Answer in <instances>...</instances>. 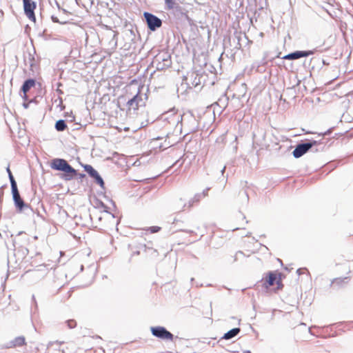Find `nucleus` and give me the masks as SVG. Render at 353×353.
Instances as JSON below:
<instances>
[{"mask_svg":"<svg viewBox=\"0 0 353 353\" xmlns=\"http://www.w3.org/2000/svg\"><path fill=\"white\" fill-rule=\"evenodd\" d=\"M163 119L168 122L170 128H174V131L181 132L182 127L187 134L196 132L199 128V123L191 112L183 114L169 112L163 114Z\"/></svg>","mask_w":353,"mask_h":353,"instance_id":"1","label":"nucleus"},{"mask_svg":"<svg viewBox=\"0 0 353 353\" xmlns=\"http://www.w3.org/2000/svg\"><path fill=\"white\" fill-rule=\"evenodd\" d=\"M50 166L53 170L63 172V173L61 174V178L66 181L73 179L76 176L80 179L85 176V174L83 173H78L66 160L63 159H54L52 160Z\"/></svg>","mask_w":353,"mask_h":353,"instance_id":"2","label":"nucleus"},{"mask_svg":"<svg viewBox=\"0 0 353 353\" xmlns=\"http://www.w3.org/2000/svg\"><path fill=\"white\" fill-rule=\"evenodd\" d=\"M201 77L195 72H188L187 75L183 77L178 90L186 91L188 89H192L199 85L201 84Z\"/></svg>","mask_w":353,"mask_h":353,"instance_id":"3","label":"nucleus"},{"mask_svg":"<svg viewBox=\"0 0 353 353\" xmlns=\"http://www.w3.org/2000/svg\"><path fill=\"white\" fill-rule=\"evenodd\" d=\"M144 105L145 102L143 101V94H141L140 88H139L137 94L132 98L129 99L125 103L128 112H130L131 110L136 111L140 106H143Z\"/></svg>","mask_w":353,"mask_h":353,"instance_id":"4","label":"nucleus"},{"mask_svg":"<svg viewBox=\"0 0 353 353\" xmlns=\"http://www.w3.org/2000/svg\"><path fill=\"white\" fill-rule=\"evenodd\" d=\"M319 143L317 141H308L305 143H299L292 152L294 158L298 159L308 152L313 146Z\"/></svg>","mask_w":353,"mask_h":353,"instance_id":"5","label":"nucleus"},{"mask_svg":"<svg viewBox=\"0 0 353 353\" xmlns=\"http://www.w3.org/2000/svg\"><path fill=\"white\" fill-rule=\"evenodd\" d=\"M150 330L152 334L160 339L167 340V341H172L174 338V335L167 330L164 327L162 326H156L151 327Z\"/></svg>","mask_w":353,"mask_h":353,"instance_id":"6","label":"nucleus"},{"mask_svg":"<svg viewBox=\"0 0 353 353\" xmlns=\"http://www.w3.org/2000/svg\"><path fill=\"white\" fill-rule=\"evenodd\" d=\"M143 17L147 23L148 28L152 31L156 30L162 26L161 19L152 13L145 12Z\"/></svg>","mask_w":353,"mask_h":353,"instance_id":"7","label":"nucleus"},{"mask_svg":"<svg viewBox=\"0 0 353 353\" xmlns=\"http://www.w3.org/2000/svg\"><path fill=\"white\" fill-rule=\"evenodd\" d=\"M154 63H157V68L158 70H163L165 68H168L171 65V57L170 54L167 53H161L159 54L154 60Z\"/></svg>","mask_w":353,"mask_h":353,"instance_id":"8","label":"nucleus"},{"mask_svg":"<svg viewBox=\"0 0 353 353\" xmlns=\"http://www.w3.org/2000/svg\"><path fill=\"white\" fill-rule=\"evenodd\" d=\"M11 190L14 205L19 211L21 212L23 210L30 208V205L25 203L23 199H21L17 187L12 188Z\"/></svg>","mask_w":353,"mask_h":353,"instance_id":"9","label":"nucleus"},{"mask_svg":"<svg viewBox=\"0 0 353 353\" xmlns=\"http://www.w3.org/2000/svg\"><path fill=\"white\" fill-rule=\"evenodd\" d=\"M23 1L25 14L30 20L35 22L34 10L36 8V3L32 0H23Z\"/></svg>","mask_w":353,"mask_h":353,"instance_id":"10","label":"nucleus"},{"mask_svg":"<svg viewBox=\"0 0 353 353\" xmlns=\"http://www.w3.org/2000/svg\"><path fill=\"white\" fill-rule=\"evenodd\" d=\"M202 199V194L199 193L196 194L192 199H191L188 204L184 203L182 199H179L176 202V209L180 211L184 210L186 208H190L195 203H198Z\"/></svg>","mask_w":353,"mask_h":353,"instance_id":"11","label":"nucleus"},{"mask_svg":"<svg viewBox=\"0 0 353 353\" xmlns=\"http://www.w3.org/2000/svg\"><path fill=\"white\" fill-rule=\"evenodd\" d=\"M172 14L174 17L181 20H188L190 21V19L188 15V11L181 6L178 3H176L173 8H171Z\"/></svg>","mask_w":353,"mask_h":353,"instance_id":"12","label":"nucleus"},{"mask_svg":"<svg viewBox=\"0 0 353 353\" xmlns=\"http://www.w3.org/2000/svg\"><path fill=\"white\" fill-rule=\"evenodd\" d=\"M276 279H277V278H276V274H274V272H268V276L266 279V281H265V283L268 284V285L266 287L272 286L275 282H276V284L278 285L279 288L282 287L283 285L281 283V279H279V280H276Z\"/></svg>","mask_w":353,"mask_h":353,"instance_id":"13","label":"nucleus"},{"mask_svg":"<svg viewBox=\"0 0 353 353\" xmlns=\"http://www.w3.org/2000/svg\"><path fill=\"white\" fill-rule=\"evenodd\" d=\"M35 85V80L32 79H27L24 81L22 87L21 91L23 92L24 97H26V93L30 90L31 88H32Z\"/></svg>","mask_w":353,"mask_h":353,"instance_id":"14","label":"nucleus"},{"mask_svg":"<svg viewBox=\"0 0 353 353\" xmlns=\"http://www.w3.org/2000/svg\"><path fill=\"white\" fill-rule=\"evenodd\" d=\"M240 332H241L240 328H239V327L233 328V329L229 330L228 332H227L226 333H225L223 336L221 338V339H225V340L232 339V338L237 336Z\"/></svg>","mask_w":353,"mask_h":353,"instance_id":"15","label":"nucleus"},{"mask_svg":"<svg viewBox=\"0 0 353 353\" xmlns=\"http://www.w3.org/2000/svg\"><path fill=\"white\" fill-rule=\"evenodd\" d=\"M314 53V50H307V51H295L292 52L294 54V59H298L301 57H307L309 55H312Z\"/></svg>","mask_w":353,"mask_h":353,"instance_id":"16","label":"nucleus"},{"mask_svg":"<svg viewBox=\"0 0 353 353\" xmlns=\"http://www.w3.org/2000/svg\"><path fill=\"white\" fill-rule=\"evenodd\" d=\"M10 347L22 346L26 344V339L24 336H17L10 342Z\"/></svg>","mask_w":353,"mask_h":353,"instance_id":"17","label":"nucleus"},{"mask_svg":"<svg viewBox=\"0 0 353 353\" xmlns=\"http://www.w3.org/2000/svg\"><path fill=\"white\" fill-rule=\"evenodd\" d=\"M67 128L66 123L64 120L60 119L55 123V128L59 132H62Z\"/></svg>","mask_w":353,"mask_h":353,"instance_id":"18","label":"nucleus"},{"mask_svg":"<svg viewBox=\"0 0 353 353\" xmlns=\"http://www.w3.org/2000/svg\"><path fill=\"white\" fill-rule=\"evenodd\" d=\"M83 168L85 171H86L92 178L98 173V172L90 165H85Z\"/></svg>","mask_w":353,"mask_h":353,"instance_id":"19","label":"nucleus"},{"mask_svg":"<svg viewBox=\"0 0 353 353\" xmlns=\"http://www.w3.org/2000/svg\"><path fill=\"white\" fill-rule=\"evenodd\" d=\"M6 171L8 174V177H9L10 185H11V189L14 188H17V182L10 170L9 166L6 168Z\"/></svg>","mask_w":353,"mask_h":353,"instance_id":"20","label":"nucleus"},{"mask_svg":"<svg viewBox=\"0 0 353 353\" xmlns=\"http://www.w3.org/2000/svg\"><path fill=\"white\" fill-rule=\"evenodd\" d=\"M117 34L114 32H110V37L111 38L110 43L112 46V48H116L117 46Z\"/></svg>","mask_w":353,"mask_h":353,"instance_id":"21","label":"nucleus"},{"mask_svg":"<svg viewBox=\"0 0 353 353\" xmlns=\"http://www.w3.org/2000/svg\"><path fill=\"white\" fill-rule=\"evenodd\" d=\"M92 178L94 179L96 183L97 184H99L101 188H104V185H105L104 181L99 173L95 174L94 176Z\"/></svg>","mask_w":353,"mask_h":353,"instance_id":"22","label":"nucleus"},{"mask_svg":"<svg viewBox=\"0 0 353 353\" xmlns=\"http://www.w3.org/2000/svg\"><path fill=\"white\" fill-rule=\"evenodd\" d=\"M165 1V8L167 10H170L173 6H174L176 2V0H164Z\"/></svg>","mask_w":353,"mask_h":353,"instance_id":"23","label":"nucleus"},{"mask_svg":"<svg viewBox=\"0 0 353 353\" xmlns=\"http://www.w3.org/2000/svg\"><path fill=\"white\" fill-rule=\"evenodd\" d=\"M61 343H59L58 341H55V342H50L48 344V351L50 352L51 349L52 348H54V349H57V348H59L60 347V345H61Z\"/></svg>","mask_w":353,"mask_h":353,"instance_id":"24","label":"nucleus"},{"mask_svg":"<svg viewBox=\"0 0 353 353\" xmlns=\"http://www.w3.org/2000/svg\"><path fill=\"white\" fill-rule=\"evenodd\" d=\"M68 328L72 329L76 327L77 323L74 320L70 319L65 321Z\"/></svg>","mask_w":353,"mask_h":353,"instance_id":"25","label":"nucleus"},{"mask_svg":"<svg viewBox=\"0 0 353 353\" xmlns=\"http://www.w3.org/2000/svg\"><path fill=\"white\" fill-rule=\"evenodd\" d=\"M347 278L344 279H336L333 281L334 284H336L338 285H341L342 283H344L345 280H347Z\"/></svg>","mask_w":353,"mask_h":353,"instance_id":"26","label":"nucleus"},{"mask_svg":"<svg viewBox=\"0 0 353 353\" xmlns=\"http://www.w3.org/2000/svg\"><path fill=\"white\" fill-rule=\"evenodd\" d=\"M239 256H244V253L241 251H238L234 256V261H236Z\"/></svg>","mask_w":353,"mask_h":353,"instance_id":"27","label":"nucleus"},{"mask_svg":"<svg viewBox=\"0 0 353 353\" xmlns=\"http://www.w3.org/2000/svg\"><path fill=\"white\" fill-rule=\"evenodd\" d=\"M152 233L157 232L160 230V228L158 226H152L149 228Z\"/></svg>","mask_w":353,"mask_h":353,"instance_id":"28","label":"nucleus"},{"mask_svg":"<svg viewBox=\"0 0 353 353\" xmlns=\"http://www.w3.org/2000/svg\"><path fill=\"white\" fill-rule=\"evenodd\" d=\"M284 59H288V60H294V54L292 53H290L284 57Z\"/></svg>","mask_w":353,"mask_h":353,"instance_id":"29","label":"nucleus"},{"mask_svg":"<svg viewBox=\"0 0 353 353\" xmlns=\"http://www.w3.org/2000/svg\"><path fill=\"white\" fill-rule=\"evenodd\" d=\"M99 206L101 207L103 209V211L108 212L107 206L104 205V203L101 201H99Z\"/></svg>","mask_w":353,"mask_h":353,"instance_id":"30","label":"nucleus"},{"mask_svg":"<svg viewBox=\"0 0 353 353\" xmlns=\"http://www.w3.org/2000/svg\"><path fill=\"white\" fill-rule=\"evenodd\" d=\"M209 190H210V188H208L205 190H204L203 191V192L199 193V194H202V198H203V197H205V196H206L208 195V192Z\"/></svg>","mask_w":353,"mask_h":353,"instance_id":"31","label":"nucleus"},{"mask_svg":"<svg viewBox=\"0 0 353 353\" xmlns=\"http://www.w3.org/2000/svg\"><path fill=\"white\" fill-rule=\"evenodd\" d=\"M51 19H52L53 22H54V23H59V19H58V18L57 17L52 16Z\"/></svg>","mask_w":353,"mask_h":353,"instance_id":"32","label":"nucleus"},{"mask_svg":"<svg viewBox=\"0 0 353 353\" xmlns=\"http://www.w3.org/2000/svg\"><path fill=\"white\" fill-rule=\"evenodd\" d=\"M16 240L15 239H12V245H13V247L15 248H16Z\"/></svg>","mask_w":353,"mask_h":353,"instance_id":"33","label":"nucleus"},{"mask_svg":"<svg viewBox=\"0 0 353 353\" xmlns=\"http://www.w3.org/2000/svg\"><path fill=\"white\" fill-rule=\"evenodd\" d=\"M225 170V166H224V167L221 169V174H224Z\"/></svg>","mask_w":353,"mask_h":353,"instance_id":"34","label":"nucleus"},{"mask_svg":"<svg viewBox=\"0 0 353 353\" xmlns=\"http://www.w3.org/2000/svg\"><path fill=\"white\" fill-rule=\"evenodd\" d=\"M301 269H298V270H297V273H298L299 274H301Z\"/></svg>","mask_w":353,"mask_h":353,"instance_id":"35","label":"nucleus"},{"mask_svg":"<svg viewBox=\"0 0 353 353\" xmlns=\"http://www.w3.org/2000/svg\"><path fill=\"white\" fill-rule=\"evenodd\" d=\"M330 133V131H327L326 132L324 133V134H328Z\"/></svg>","mask_w":353,"mask_h":353,"instance_id":"36","label":"nucleus"},{"mask_svg":"<svg viewBox=\"0 0 353 353\" xmlns=\"http://www.w3.org/2000/svg\"><path fill=\"white\" fill-rule=\"evenodd\" d=\"M179 161H176L174 164H173L172 166H174L175 165H176L178 163Z\"/></svg>","mask_w":353,"mask_h":353,"instance_id":"37","label":"nucleus"},{"mask_svg":"<svg viewBox=\"0 0 353 353\" xmlns=\"http://www.w3.org/2000/svg\"><path fill=\"white\" fill-rule=\"evenodd\" d=\"M23 233V232H19V234H18V235H21V234H22Z\"/></svg>","mask_w":353,"mask_h":353,"instance_id":"38","label":"nucleus"},{"mask_svg":"<svg viewBox=\"0 0 353 353\" xmlns=\"http://www.w3.org/2000/svg\"><path fill=\"white\" fill-rule=\"evenodd\" d=\"M26 253L27 254L28 252V249L25 248Z\"/></svg>","mask_w":353,"mask_h":353,"instance_id":"39","label":"nucleus"},{"mask_svg":"<svg viewBox=\"0 0 353 353\" xmlns=\"http://www.w3.org/2000/svg\"><path fill=\"white\" fill-rule=\"evenodd\" d=\"M239 228H236L233 229V230L234 231V230H239Z\"/></svg>","mask_w":353,"mask_h":353,"instance_id":"40","label":"nucleus"},{"mask_svg":"<svg viewBox=\"0 0 353 353\" xmlns=\"http://www.w3.org/2000/svg\"><path fill=\"white\" fill-rule=\"evenodd\" d=\"M245 196L247 197V199H248V194L245 192Z\"/></svg>","mask_w":353,"mask_h":353,"instance_id":"41","label":"nucleus"},{"mask_svg":"<svg viewBox=\"0 0 353 353\" xmlns=\"http://www.w3.org/2000/svg\"><path fill=\"white\" fill-rule=\"evenodd\" d=\"M242 219H245V216L244 215H243Z\"/></svg>","mask_w":353,"mask_h":353,"instance_id":"42","label":"nucleus"},{"mask_svg":"<svg viewBox=\"0 0 353 353\" xmlns=\"http://www.w3.org/2000/svg\"><path fill=\"white\" fill-rule=\"evenodd\" d=\"M194 278H192V279H191V282H193V281H194Z\"/></svg>","mask_w":353,"mask_h":353,"instance_id":"43","label":"nucleus"},{"mask_svg":"<svg viewBox=\"0 0 353 353\" xmlns=\"http://www.w3.org/2000/svg\"><path fill=\"white\" fill-rule=\"evenodd\" d=\"M250 236V233H248V234H246V236Z\"/></svg>","mask_w":353,"mask_h":353,"instance_id":"44","label":"nucleus"},{"mask_svg":"<svg viewBox=\"0 0 353 353\" xmlns=\"http://www.w3.org/2000/svg\"><path fill=\"white\" fill-rule=\"evenodd\" d=\"M255 138V134H253V139Z\"/></svg>","mask_w":353,"mask_h":353,"instance_id":"45","label":"nucleus"}]
</instances>
